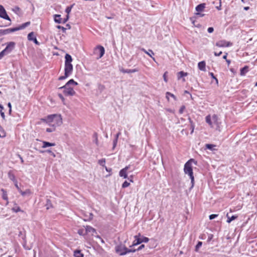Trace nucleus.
<instances>
[{"instance_id":"obj_1","label":"nucleus","mask_w":257,"mask_h":257,"mask_svg":"<svg viewBox=\"0 0 257 257\" xmlns=\"http://www.w3.org/2000/svg\"><path fill=\"white\" fill-rule=\"evenodd\" d=\"M51 127H57L62 124V118L58 113L49 115L45 119H42Z\"/></svg>"},{"instance_id":"obj_2","label":"nucleus","mask_w":257,"mask_h":257,"mask_svg":"<svg viewBox=\"0 0 257 257\" xmlns=\"http://www.w3.org/2000/svg\"><path fill=\"white\" fill-rule=\"evenodd\" d=\"M206 121L211 127L219 130L220 121L216 114L208 115L206 117Z\"/></svg>"},{"instance_id":"obj_3","label":"nucleus","mask_w":257,"mask_h":257,"mask_svg":"<svg viewBox=\"0 0 257 257\" xmlns=\"http://www.w3.org/2000/svg\"><path fill=\"white\" fill-rule=\"evenodd\" d=\"M192 162H193L195 165L197 164V162L195 161H194V159H191L189 160L185 164L184 171L185 174H187L189 176V177L191 180V187H193L194 186V178L193 176L192 166L191 164Z\"/></svg>"},{"instance_id":"obj_4","label":"nucleus","mask_w":257,"mask_h":257,"mask_svg":"<svg viewBox=\"0 0 257 257\" xmlns=\"http://www.w3.org/2000/svg\"><path fill=\"white\" fill-rule=\"evenodd\" d=\"M115 251L120 255H124L130 252H135L136 249H128L125 245L120 244L115 246Z\"/></svg>"},{"instance_id":"obj_5","label":"nucleus","mask_w":257,"mask_h":257,"mask_svg":"<svg viewBox=\"0 0 257 257\" xmlns=\"http://www.w3.org/2000/svg\"><path fill=\"white\" fill-rule=\"evenodd\" d=\"M135 240L134 241L132 246L138 245L142 242H148L149 240V238L145 236H142L140 233L138 235L134 236Z\"/></svg>"},{"instance_id":"obj_6","label":"nucleus","mask_w":257,"mask_h":257,"mask_svg":"<svg viewBox=\"0 0 257 257\" xmlns=\"http://www.w3.org/2000/svg\"><path fill=\"white\" fill-rule=\"evenodd\" d=\"M65 69L73 71V65L71 64L72 58L70 55L66 54L65 56Z\"/></svg>"},{"instance_id":"obj_7","label":"nucleus","mask_w":257,"mask_h":257,"mask_svg":"<svg viewBox=\"0 0 257 257\" xmlns=\"http://www.w3.org/2000/svg\"><path fill=\"white\" fill-rule=\"evenodd\" d=\"M59 89H63L64 94L67 96H73L75 94V91L74 90L73 88L70 86L66 88L62 86L60 87Z\"/></svg>"},{"instance_id":"obj_8","label":"nucleus","mask_w":257,"mask_h":257,"mask_svg":"<svg viewBox=\"0 0 257 257\" xmlns=\"http://www.w3.org/2000/svg\"><path fill=\"white\" fill-rule=\"evenodd\" d=\"M94 53L95 54H99L97 59L101 58L105 53V49L104 47L101 45L97 46L94 50Z\"/></svg>"},{"instance_id":"obj_9","label":"nucleus","mask_w":257,"mask_h":257,"mask_svg":"<svg viewBox=\"0 0 257 257\" xmlns=\"http://www.w3.org/2000/svg\"><path fill=\"white\" fill-rule=\"evenodd\" d=\"M232 45V43L224 40L218 41L215 44V46L218 47H227Z\"/></svg>"},{"instance_id":"obj_10","label":"nucleus","mask_w":257,"mask_h":257,"mask_svg":"<svg viewBox=\"0 0 257 257\" xmlns=\"http://www.w3.org/2000/svg\"><path fill=\"white\" fill-rule=\"evenodd\" d=\"M0 17L4 19L11 21L10 18L7 15L6 11L5 10L4 7L2 5H0Z\"/></svg>"},{"instance_id":"obj_11","label":"nucleus","mask_w":257,"mask_h":257,"mask_svg":"<svg viewBox=\"0 0 257 257\" xmlns=\"http://www.w3.org/2000/svg\"><path fill=\"white\" fill-rule=\"evenodd\" d=\"M15 43L14 42H10L7 44V45L5 49H4V51L6 52L7 54L11 53L15 48Z\"/></svg>"},{"instance_id":"obj_12","label":"nucleus","mask_w":257,"mask_h":257,"mask_svg":"<svg viewBox=\"0 0 257 257\" xmlns=\"http://www.w3.org/2000/svg\"><path fill=\"white\" fill-rule=\"evenodd\" d=\"M131 166L128 165L126 166L125 168H123L122 169L120 170L119 172V175L123 177L124 178H127V171L130 168Z\"/></svg>"},{"instance_id":"obj_13","label":"nucleus","mask_w":257,"mask_h":257,"mask_svg":"<svg viewBox=\"0 0 257 257\" xmlns=\"http://www.w3.org/2000/svg\"><path fill=\"white\" fill-rule=\"evenodd\" d=\"M65 73L64 76H60L58 78L59 80H62L67 78L72 72V71L64 69Z\"/></svg>"},{"instance_id":"obj_14","label":"nucleus","mask_w":257,"mask_h":257,"mask_svg":"<svg viewBox=\"0 0 257 257\" xmlns=\"http://www.w3.org/2000/svg\"><path fill=\"white\" fill-rule=\"evenodd\" d=\"M206 63L204 61L199 62L198 64V67L199 70L202 71H206Z\"/></svg>"},{"instance_id":"obj_15","label":"nucleus","mask_w":257,"mask_h":257,"mask_svg":"<svg viewBox=\"0 0 257 257\" xmlns=\"http://www.w3.org/2000/svg\"><path fill=\"white\" fill-rule=\"evenodd\" d=\"M188 75V73L187 72H185L184 71H180L178 72L177 73V79L178 80L180 79L181 78H183V81H185V80L184 78V77Z\"/></svg>"},{"instance_id":"obj_16","label":"nucleus","mask_w":257,"mask_h":257,"mask_svg":"<svg viewBox=\"0 0 257 257\" xmlns=\"http://www.w3.org/2000/svg\"><path fill=\"white\" fill-rule=\"evenodd\" d=\"M141 50L142 51H143L144 52H145L146 54H147L149 56H150L151 58H152V59L154 60H155V58L153 57V55H154V53L152 50L149 49L148 51H147L144 48H141Z\"/></svg>"},{"instance_id":"obj_17","label":"nucleus","mask_w":257,"mask_h":257,"mask_svg":"<svg viewBox=\"0 0 257 257\" xmlns=\"http://www.w3.org/2000/svg\"><path fill=\"white\" fill-rule=\"evenodd\" d=\"M78 83L77 82L75 81L73 79L69 80L65 85L63 86V87H67L71 85H77Z\"/></svg>"},{"instance_id":"obj_18","label":"nucleus","mask_w":257,"mask_h":257,"mask_svg":"<svg viewBox=\"0 0 257 257\" xmlns=\"http://www.w3.org/2000/svg\"><path fill=\"white\" fill-rule=\"evenodd\" d=\"M121 72L123 73H132L138 72L139 70L138 69H122L120 70Z\"/></svg>"},{"instance_id":"obj_19","label":"nucleus","mask_w":257,"mask_h":257,"mask_svg":"<svg viewBox=\"0 0 257 257\" xmlns=\"http://www.w3.org/2000/svg\"><path fill=\"white\" fill-rule=\"evenodd\" d=\"M8 175L9 178L13 182H14L15 181L17 180L15 175L12 170L9 171Z\"/></svg>"},{"instance_id":"obj_20","label":"nucleus","mask_w":257,"mask_h":257,"mask_svg":"<svg viewBox=\"0 0 257 257\" xmlns=\"http://www.w3.org/2000/svg\"><path fill=\"white\" fill-rule=\"evenodd\" d=\"M54 21L55 23L58 24H61L62 23L63 20L62 18H61V15H55L54 16Z\"/></svg>"},{"instance_id":"obj_21","label":"nucleus","mask_w":257,"mask_h":257,"mask_svg":"<svg viewBox=\"0 0 257 257\" xmlns=\"http://www.w3.org/2000/svg\"><path fill=\"white\" fill-rule=\"evenodd\" d=\"M205 4H204V3L200 4L196 6L195 9L197 12H200L203 11L205 8Z\"/></svg>"},{"instance_id":"obj_22","label":"nucleus","mask_w":257,"mask_h":257,"mask_svg":"<svg viewBox=\"0 0 257 257\" xmlns=\"http://www.w3.org/2000/svg\"><path fill=\"white\" fill-rule=\"evenodd\" d=\"M1 191L3 192L2 198L4 200L7 201V204H8L9 203V201L7 191L4 189H2Z\"/></svg>"},{"instance_id":"obj_23","label":"nucleus","mask_w":257,"mask_h":257,"mask_svg":"<svg viewBox=\"0 0 257 257\" xmlns=\"http://www.w3.org/2000/svg\"><path fill=\"white\" fill-rule=\"evenodd\" d=\"M19 192L21 193V194L23 196H25L26 195H30L32 194V191H31L30 189H27L25 191H23L21 189V190L19 191Z\"/></svg>"},{"instance_id":"obj_24","label":"nucleus","mask_w":257,"mask_h":257,"mask_svg":"<svg viewBox=\"0 0 257 257\" xmlns=\"http://www.w3.org/2000/svg\"><path fill=\"white\" fill-rule=\"evenodd\" d=\"M55 146V144L54 143H51L47 142L44 141L43 142V148H46L48 147H52Z\"/></svg>"},{"instance_id":"obj_25","label":"nucleus","mask_w":257,"mask_h":257,"mask_svg":"<svg viewBox=\"0 0 257 257\" xmlns=\"http://www.w3.org/2000/svg\"><path fill=\"white\" fill-rule=\"evenodd\" d=\"M248 71V67L245 66L240 69V75L243 76Z\"/></svg>"},{"instance_id":"obj_26","label":"nucleus","mask_w":257,"mask_h":257,"mask_svg":"<svg viewBox=\"0 0 257 257\" xmlns=\"http://www.w3.org/2000/svg\"><path fill=\"white\" fill-rule=\"evenodd\" d=\"M226 217H227V222L228 223H230L232 220L237 218V215H232L231 217H230L228 214H227Z\"/></svg>"},{"instance_id":"obj_27","label":"nucleus","mask_w":257,"mask_h":257,"mask_svg":"<svg viewBox=\"0 0 257 257\" xmlns=\"http://www.w3.org/2000/svg\"><path fill=\"white\" fill-rule=\"evenodd\" d=\"M0 138H5L6 137V133L2 126L0 125Z\"/></svg>"},{"instance_id":"obj_28","label":"nucleus","mask_w":257,"mask_h":257,"mask_svg":"<svg viewBox=\"0 0 257 257\" xmlns=\"http://www.w3.org/2000/svg\"><path fill=\"white\" fill-rule=\"evenodd\" d=\"M169 97H172L175 100H176V97L173 94L167 92L166 93V97L168 100H169Z\"/></svg>"},{"instance_id":"obj_29","label":"nucleus","mask_w":257,"mask_h":257,"mask_svg":"<svg viewBox=\"0 0 257 257\" xmlns=\"http://www.w3.org/2000/svg\"><path fill=\"white\" fill-rule=\"evenodd\" d=\"M86 231L87 232L94 233V232H95V230L93 227H92L90 226H87L86 227Z\"/></svg>"},{"instance_id":"obj_30","label":"nucleus","mask_w":257,"mask_h":257,"mask_svg":"<svg viewBox=\"0 0 257 257\" xmlns=\"http://www.w3.org/2000/svg\"><path fill=\"white\" fill-rule=\"evenodd\" d=\"M30 25V22H27L26 23H25L23 24L22 25L19 26L20 28V30H22L25 29L26 27H28Z\"/></svg>"},{"instance_id":"obj_31","label":"nucleus","mask_w":257,"mask_h":257,"mask_svg":"<svg viewBox=\"0 0 257 257\" xmlns=\"http://www.w3.org/2000/svg\"><path fill=\"white\" fill-rule=\"evenodd\" d=\"M216 147V145H212V144H208L205 145V147L206 149L211 150V151L214 150V147Z\"/></svg>"},{"instance_id":"obj_32","label":"nucleus","mask_w":257,"mask_h":257,"mask_svg":"<svg viewBox=\"0 0 257 257\" xmlns=\"http://www.w3.org/2000/svg\"><path fill=\"white\" fill-rule=\"evenodd\" d=\"M75 257H83V254L79 250H75L74 252Z\"/></svg>"},{"instance_id":"obj_33","label":"nucleus","mask_w":257,"mask_h":257,"mask_svg":"<svg viewBox=\"0 0 257 257\" xmlns=\"http://www.w3.org/2000/svg\"><path fill=\"white\" fill-rule=\"evenodd\" d=\"M46 206L47 209H49L50 208L52 207V205L51 204V201L49 199H47V202H46Z\"/></svg>"},{"instance_id":"obj_34","label":"nucleus","mask_w":257,"mask_h":257,"mask_svg":"<svg viewBox=\"0 0 257 257\" xmlns=\"http://www.w3.org/2000/svg\"><path fill=\"white\" fill-rule=\"evenodd\" d=\"M73 6L74 4L66 8V9H65V12L67 14V15H69V13L71 11L72 8H73Z\"/></svg>"},{"instance_id":"obj_35","label":"nucleus","mask_w":257,"mask_h":257,"mask_svg":"<svg viewBox=\"0 0 257 257\" xmlns=\"http://www.w3.org/2000/svg\"><path fill=\"white\" fill-rule=\"evenodd\" d=\"M34 37H35L34 36V33L33 32L30 33L28 35V39L29 41H31Z\"/></svg>"},{"instance_id":"obj_36","label":"nucleus","mask_w":257,"mask_h":257,"mask_svg":"<svg viewBox=\"0 0 257 257\" xmlns=\"http://www.w3.org/2000/svg\"><path fill=\"white\" fill-rule=\"evenodd\" d=\"M202 242L201 241L198 242L197 244H196V245L195 246V251L196 252L198 251L199 249L202 246Z\"/></svg>"},{"instance_id":"obj_37","label":"nucleus","mask_w":257,"mask_h":257,"mask_svg":"<svg viewBox=\"0 0 257 257\" xmlns=\"http://www.w3.org/2000/svg\"><path fill=\"white\" fill-rule=\"evenodd\" d=\"M1 31H2V36L7 35V34L10 33V32H9V31H10L9 28L5 29V30H1Z\"/></svg>"},{"instance_id":"obj_38","label":"nucleus","mask_w":257,"mask_h":257,"mask_svg":"<svg viewBox=\"0 0 257 257\" xmlns=\"http://www.w3.org/2000/svg\"><path fill=\"white\" fill-rule=\"evenodd\" d=\"M9 29H10L9 32H10V33L15 32L19 31V30H20V28L19 27H15V28H9Z\"/></svg>"},{"instance_id":"obj_39","label":"nucleus","mask_w":257,"mask_h":257,"mask_svg":"<svg viewBox=\"0 0 257 257\" xmlns=\"http://www.w3.org/2000/svg\"><path fill=\"white\" fill-rule=\"evenodd\" d=\"M12 210L14 212H18L22 211L20 207L19 206L14 207L12 209Z\"/></svg>"},{"instance_id":"obj_40","label":"nucleus","mask_w":257,"mask_h":257,"mask_svg":"<svg viewBox=\"0 0 257 257\" xmlns=\"http://www.w3.org/2000/svg\"><path fill=\"white\" fill-rule=\"evenodd\" d=\"M209 75L212 78L215 80L216 83L218 84V81L217 78L214 76V74L212 72H209Z\"/></svg>"},{"instance_id":"obj_41","label":"nucleus","mask_w":257,"mask_h":257,"mask_svg":"<svg viewBox=\"0 0 257 257\" xmlns=\"http://www.w3.org/2000/svg\"><path fill=\"white\" fill-rule=\"evenodd\" d=\"M56 28L58 29H61L62 30V32L63 33H65L66 32V28H64V27L63 26H61L60 25H58L56 26Z\"/></svg>"},{"instance_id":"obj_42","label":"nucleus","mask_w":257,"mask_h":257,"mask_svg":"<svg viewBox=\"0 0 257 257\" xmlns=\"http://www.w3.org/2000/svg\"><path fill=\"white\" fill-rule=\"evenodd\" d=\"M98 164L102 166H104L105 164V160L104 159L99 160L98 161Z\"/></svg>"},{"instance_id":"obj_43","label":"nucleus","mask_w":257,"mask_h":257,"mask_svg":"<svg viewBox=\"0 0 257 257\" xmlns=\"http://www.w3.org/2000/svg\"><path fill=\"white\" fill-rule=\"evenodd\" d=\"M56 127H51L50 128H47L46 129V132L48 133L53 132L56 130Z\"/></svg>"},{"instance_id":"obj_44","label":"nucleus","mask_w":257,"mask_h":257,"mask_svg":"<svg viewBox=\"0 0 257 257\" xmlns=\"http://www.w3.org/2000/svg\"><path fill=\"white\" fill-rule=\"evenodd\" d=\"M130 185V183H128L126 181H125L123 183V184L122 185V187L124 188H126V187H127L128 186H129Z\"/></svg>"},{"instance_id":"obj_45","label":"nucleus","mask_w":257,"mask_h":257,"mask_svg":"<svg viewBox=\"0 0 257 257\" xmlns=\"http://www.w3.org/2000/svg\"><path fill=\"white\" fill-rule=\"evenodd\" d=\"M13 182L14 183V184H15V186L16 188L17 189V190L19 192L21 190V189L20 188V187L18 186L17 180H16V181H15Z\"/></svg>"},{"instance_id":"obj_46","label":"nucleus","mask_w":257,"mask_h":257,"mask_svg":"<svg viewBox=\"0 0 257 257\" xmlns=\"http://www.w3.org/2000/svg\"><path fill=\"white\" fill-rule=\"evenodd\" d=\"M7 54L6 52L3 50L1 53H0V59H1L5 55H7Z\"/></svg>"},{"instance_id":"obj_47","label":"nucleus","mask_w":257,"mask_h":257,"mask_svg":"<svg viewBox=\"0 0 257 257\" xmlns=\"http://www.w3.org/2000/svg\"><path fill=\"white\" fill-rule=\"evenodd\" d=\"M69 15H66V18H64V19H62L63 20L62 24L66 23L68 21V20H69Z\"/></svg>"},{"instance_id":"obj_48","label":"nucleus","mask_w":257,"mask_h":257,"mask_svg":"<svg viewBox=\"0 0 257 257\" xmlns=\"http://www.w3.org/2000/svg\"><path fill=\"white\" fill-rule=\"evenodd\" d=\"M218 216V214H211L209 215V219L210 220L213 219Z\"/></svg>"},{"instance_id":"obj_49","label":"nucleus","mask_w":257,"mask_h":257,"mask_svg":"<svg viewBox=\"0 0 257 257\" xmlns=\"http://www.w3.org/2000/svg\"><path fill=\"white\" fill-rule=\"evenodd\" d=\"M168 72H165L163 75V78H164V80L166 82H168V79L167 78V74Z\"/></svg>"},{"instance_id":"obj_50","label":"nucleus","mask_w":257,"mask_h":257,"mask_svg":"<svg viewBox=\"0 0 257 257\" xmlns=\"http://www.w3.org/2000/svg\"><path fill=\"white\" fill-rule=\"evenodd\" d=\"M185 105H182L180 108L179 110V112H183V111H185Z\"/></svg>"},{"instance_id":"obj_51","label":"nucleus","mask_w":257,"mask_h":257,"mask_svg":"<svg viewBox=\"0 0 257 257\" xmlns=\"http://www.w3.org/2000/svg\"><path fill=\"white\" fill-rule=\"evenodd\" d=\"M31 41H33L34 43L36 45H39L40 44L39 42L37 41V38L36 37H34Z\"/></svg>"},{"instance_id":"obj_52","label":"nucleus","mask_w":257,"mask_h":257,"mask_svg":"<svg viewBox=\"0 0 257 257\" xmlns=\"http://www.w3.org/2000/svg\"><path fill=\"white\" fill-rule=\"evenodd\" d=\"M207 31L209 33H211L214 31V28L213 27H209L207 29Z\"/></svg>"},{"instance_id":"obj_53","label":"nucleus","mask_w":257,"mask_h":257,"mask_svg":"<svg viewBox=\"0 0 257 257\" xmlns=\"http://www.w3.org/2000/svg\"><path fill=\"white\" fill-rule=\"evenodd\" d=\"M47 152H48V153H49L51 155H52L53 157H55V154L52 152L51 151V150H47L46 151Z\"/></svg>"},{"instance_id":"obj_54","label":"nucleus","mask_w":257,"mask_h":257,"mask_svg":"<svg viewBox=\"0 0 257 257\" xmlns=\"http://www.w3.org/2000/svg\"><path fill=\"white\" fill-rule=\"evenodd\" d=\"M222 54V52L220 51L219 52V53H217L216 52H214V54L215 56H219L221 55V54Z\"/></svg>"},{"instance_id":"obj_55","label":"nucleus","mask_w":257,"mask_h":257,"mask_svg":"<svg viewBox=\"0 0 257 257\" xmlns=\"http://www.w3.org/2000/svg\"><path fill=\"white\" fill-rule=\"evenodd\" d=\"M8 106L9 107V112H12V105L10 102H9L8 104Z\"/></svg>"},{"instance_id":"obj_56","label":"nucleus","mask_w":257,"mask_h":257,"mask_svg":"<svg viewBox=\"0 0 257 257\" xmlns=\"http://www.w3.org/2000/svg\"><path fill=\"white\" fill-rule=\"evenodd\" d=\"M145 247V245L144 244H142L141 245H140L138 248L136 250H140L141 249H142V248H143L144 247Z\"/></svg>"},{"instance_id":"obj_57","label":"nucleus","mask_w":257,"mask_h":257,"mask_svg":"<svg viewBox=\"0 0 257 257\" xmlns=\"http://www.w3.org/2000/svg\"><path fill=\"white\" fill-rule=\"evenodd\" d=\"M117 140L116 139H114L113 140V148H114L116 145V144H117Z\"/></svg>"},{"instance_id":"obj_58","label":"nucleus","mask_w":257,"mask_h":257,"mask_svg":"<svg viewBox=\"0 0 257 257\" xmlns=\"http://www.w3.org/2000/svg\"><path fill=\"white\" fill-rule=\"evenodd\" d=\"M18 157L20 159L21 163H24V160H23V158L20 155H18Z\"/></svg>"},{"instance_id":"obj_59","label":"nucleus","mask_w":257,"mask_h":257,"mask_svg":"<svg viewBox=\"0 0 257 257\" xmlns=\"http://www.w3.org/2000/svg\"><path fill=\"white\" fill-rule=\"evenodd\" d=\"M227 53H225V55L222 57L223 59H225V60H227Z\"/></svg>"},{"instance_id":"obj_60","label":"nucleus","mask_w":257,"mask_h":257,"mask_svg":"<svg viewBox=\"0 0 257 257\" xmlns=\"http://www.w3.org/2000/svg\"><path fill=\"white\" fill-rule=\"evenodd\" d=\"M120 133H118L115 135V139L118 140V138L119 136L120 135Z\"/></svg>"},{"instance_id":"obj_61","label":"nucleus","mask_w":257,"mask_h":257,"mask_svg":"<svg viewBox=\"0 0 257 257\" xmlns=\"http://www.w3.org/2000/svg\"><path fill=\"white\" fill-rule=\"evenodd\" d=\"M0 112H3V110L4 109V107L0 104Z\"/></svg>"},{"instance_id":"obj_62","label":"nucleus","mask_w":257,"mask_h":257,"mask_svg":"<svg viewBox=\"0 0 257 257\" xmlns=\"http://www.w3.org/2000/svg\"><path fill=\"white\" fill-rule=\"evenodd\" d=\"M59 97H60L62 100H63V99H64V97H63V95H62L61 94H59Z\"/></svg>"},{"instance_id":"obj_63","label":"nucleus","mask_w":257,"mask_h":257,"mask_svg":"<svg viewBox=\"0 0 257 257\" xmlns=\"http://www.w3.org/2000/svg\"><path fill=\"white\" fill-rule=\"evenodd\" d=\"M226 61L228 65H229L231 63V61L230 60L227 59V60H226Z\"/></svg>"},{"instance_id":"obj_64","label":"nucleus","mask_w":257,"mask_h":257,"mask_svg":"<svg viewBox=\"0 0 257 257\" xmlns=\"http://www.w3.org/2000/svg\"><path fill=\"white\" fill-rule=\"evenodd\" d=\"M243 9L245 11H247L249 9V7H244Z\"/></svg>"}]
</instances>
